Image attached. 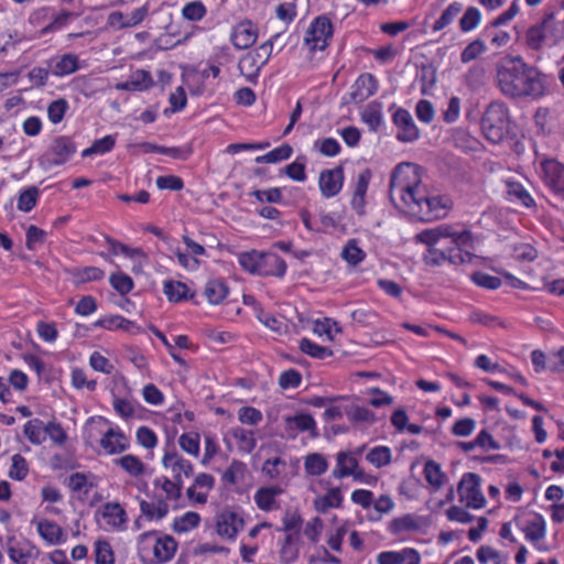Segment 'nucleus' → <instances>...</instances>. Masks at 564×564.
Here are the masks:
<instances>
[{
  "mask_svg": "<svg viewBox=\"0 0 564 564\" xmlns=\"http://www.w3.org/2000/svg\"><path fill=\"white\" fill-rule=\"evenodd\" d=\"M282 492L283 490L279 486L260 487L256 491L253 499L260 510L269 512L279 508L276 497L282 495Z\"/></svg>",
  "mask_w": 564,
  "mask_h": 564,
  "instance_id": "34",
  "label": "nucleus"
},
{
  "mask_svg": "<svg viewBox=\"0 0 564 564\" xmlns=\"http://www.w3.org/2000/svg\"><path fill=\"white\" fill-rule=\"evenodd\" d=\"M96 486L94 482V476L84 473H73L67 479L68 489L77 494L78 497L86 498L90 490Z\"/></svg>",
  "mask_w": 564,
  "mask_h": 564,
  "instance_id": "37",
  "label": "nucleus"
},
{
  "mask_svg": "<svg viewBox=\"0 0 564 564\" xmlns=\"http://www.w3.org/2000/svg\"><path fill=\"white\" fill-rule=\"evenodd\" d=\"M163 293L172 303H180L194 297L195 293L188 285L181 281L166 280L163 283Z\"/></svg>",
  "mask_w": 564,
  "mask_h": 564,
  "instance_id": "35",
  "label": "nucleus"
},
{
  "mask_svg": "<svg viewBox=\"0 0 564 564\" xmlns=\"http://www.w3.org/2000/svg\"><path fill=\"white\" fill-rule=\"evenodd\" d=\"M25 437L34 445H40L44 441L45 425L42 420L33 419L23 426Z\"/></svg>",
  "mask_w": 564,
  "mask_h": 564,
  "instance_id": "61",
  "label": "nucleus"
},
{
  "mask_svg": "<svg viewBox=\"0 0 564 564\" xmlns=\"http://www.w3.org/2000/svg\"><path fill=\"white\" fill-rule=\"evenodd\" d=\"M87 443L98 440L105 454L118 455L130 448V438L120 426L104 416H91L84 426Z\"/></svg>",
  "mask_w": 564,
  "mask_h": 564,
  "instance_id": "4",
  "label": "nucleus"
},
{
  "mask_svg": "<svg viewBox=\"0 0 564 564\" xmlns=\"http://www.w3.org/2000/svg\"><path fill=\"white\" fill-rule=\"evenodd\" d=\"M123 257L131 260V272L134 274L142 273L149 262V256L141 247L129 246Z\"/></svg>",
  "mask_w": 564,
  "mask_h": 564,
  "instance_id": "59",
  "label": "nucleus"
},
{
  "mask_svg": "<svg viewBox=\"0 0 564 564\" xmlns=\"http://www.w3.org/2000/svg\"><path fill=\"white\" fill-rule=\"evenodd\" d=\"M41 197V191L37 186L32 185L23 187L18 193L17 208L23 213H30L33 210Z\"/></svg>",
  "mask_w": 564,
  "mask_h": 564,
  "instance_id": "42",
  "label": "nucleus"
},
{
  "mask_svg": "<svg viewBox=\"0 0 564 564\" xmlns=\"http://www.w3.org/2000/svg\"><path fill=\"white\" fill-rule=\"evenodd\" d=\"M366 459L369 464L376 468H382L388 466L392 460V453L390 447L378 445L372 447L366 455Z\"/></svg>",
  "mask_w": 564,
  "mask_h": 564,
  "instance_id": "55",
  "label": "nucleus"
},
{
  "mask_svg": "<svg viewBox=\"0 0 564 564\" xmlns=\"http://www.w3.org/2000/svg\"><path fill=\"white\" fill-rule=\"evenodd\" d=\"M377 564H421V554L414 547H403L399 551H383L377 557Z\"/></svg>",
  "mask_w": 564,
  "mask_h": 564,
  "instance_id": "25",
  "label": "nucleus"
},
{
  "mask_svg": "<svg viewBox=\"0 0 564 564\" xmlns=\"http://www.w3.org/2000/svg\"><path fill=\"white\" fill-rule=\"evenodd\" d=\"M468 321L475 325H482L488 328H507V322L498 316L490 314L489 312L481 308H474L468 314Z\"/></svg>",
  "mask_w": 564,
  "mask_h": 564,
  "instance_id": "39",
  "label": "nucleus"
},
{
  "mask_svg": "<svg viewBox=\"0 0 564 564\" xmlns=\"http://www.w3.org/2000/svg\"><path fill=\"white\" fill-rule=\"evenodd\" d=\"M37 554L39 550L30 542H15L8 547L10 560L17 564H29Z\"/></svg>",
  "mask_w": 564,
  "mask_h": 564,
  "instance_id": "36",
  "label": "nucleus"
},
{
  "mask_svg": "<svg viewBox=\"0 0 564 564\" xmlns=\"http://www.w3.org/2000/svg\"><path fill=\"white\" fill-rule=\"evenodd\" d=\"M372 172L370 169H364L357 175L356 181L351 185L350 207L358 216L367 214L366 195L369 188Z\"/></svg>",
  "mask_w": 564,
  "mask_h": 564,
  "instance_id": "16",
  "label": "nucleus"
},
{
  "mask_svg": "<svg viewBox=\"0 0 564 564\" xmlns=\"http://www.w3.org/2000/svg\"><path fill=\"white\" fill-rule=\"evenodd\" d=\"M358 460L350 452H338L336 455V465L332 471L335 479H343L352 476L358 479L361 473H357Z\"/></svg>",
  "mask_w": 564,
  "mask_h": 564,
  "instance_id": "28",
  "label": "nucleus"
},
{
  "mask_svg": "<svg viewBox=\"0 0 564 564\" xmlns=\"http://www.w3.org/2000/svg\"><path fill=\"white\" fill-rule=\"evenodd\" d=\"M259 273L257 276L261 278H278L282 279L286 274L288 264L283 258L272 251H260V260L258 264Z\"/></svg>",
  "mask_w": 564,
  "mask_h": 564,
  "instance_id": "20",
  "label": "nucleus"
},
{
  "mask_svg": "<svg viewBox=\"0 0 564 564\" xmlns=\"http://www.w3.org/2000/svg\"><path fill=\"white\" fill-rule=\"evenodd\" d=\"M229 294L227 283L220 279H213L207 281L204 288V295L209 304L219 305Z\"/></svg>",
  "mask_w": 564,
  "mask_h": 564,
  "instance_id": "40",
  "label": "nucleus"
},
{
  "mask_svg": "<svg viewBox=\"0 0 564 564\" xmlns=\"http://www.w3.org/2000/svg\"><path fill=\"white\" fill-rule=\"evenodd\" d=\"M420 529L419 517L414 513H405L401 517H395L387 525V532L400 541H404L405 535L417 532Z\"/></svg>",
  "mask_w": 564,
  "mask_h": 564,
  "instance_id": "24",
  "label": "nucleus"
},
{
  "mask_svg": "<svg viewBox=\"0 0 564 564\" xmlns=\"http://www.w3.org/2000/svg\"><path fill=\"white\" fill-rule=\"evenodd\" d=\"M509 108L501 101H492L486 108L481 118V130L485 138L499 144L509 133Z\"/></svg>",
  "mask_w": 564,
  "mask_h": 564,
  "instance_id": "7",
  "label": "nucleus"
},
{
  "mask_svg": "<svg viewBox=\"0 0 564 564\" xmlns=\"http://www.w3.org/2000/svg\"><path fill=\"white\" fill-rule=\"evenodd\" d=\"M423 475L426 482L431 486L433 492L438 491L447 480V476L443 471L441 464L433 459H429L424 464Z\"/></svg>",
  "mask_w": 564,
  "mask_h": 564,
  "instance_id": "38",
  "label": "nucleus"
},
{
  "mask_svg": "<svg viewBox=\"0 0 564 564\" xmlns=\"http://www.w3.org/2000/svg\"><path fill=\"white\" fill-rule=\"evenodd\" d=\"M115 465L133 478H139L145 474V464L133 454H126L113 460Z\"/></svg>",
  "mask_w": 564,
  "mask_h": 564,
  "instance_id": "41",
  "label": "nucleus"
},
{
  "mask_svg": "<svg viewBox=\"0 0 564 564\" xmlns=\"http://www.w3.org/2000/svg\"><path fill=\"white\" fill-rule=\"evenodd\" d=\"M415 239L427 247L423 261L429 267H441L445 263L462 265L473 259V234L459 225L442 224L433 229H424Z\"/></svg>",
  "mask_w": 564,
  "mask_h": 564,
  "instance_id": "2",
  "label": "nucleus"
},
{
  "mask_svg": "<svg viewBox=\"0 0 564 564\" xmlns=\"http://www.w3.org/2000/svg\"><path fill=\"white\" fill-rule=\"evenodd\" d=\"M304 469L308 476H321L328 469V462L323 454L311 453L305 456Z\"/></svg>",
  "mask_w": 564,
  "mask_h": 564,
  "instance_id": "49",
  "label": "nucleus"
},
{
  "mask_svg": "<svg viewBox=\"0 0 564 564\" xmlns=\"http://www.w3.org/2000/svg\"><path fill=\"white\" fill-rule=\"evenodd\" d=\"M517 527L524 533V538L536 550L544 551V547L539 545V542L545 539L546 535V521L539 512H530L527 517L516 519Z\"/></svg>",
  "mask_w": 564,
  "mask_h": 564,
  "instance_id": "13",
  "label": "nucleus"
},
{
  "mask_svg": "<svg viewBox=\"0 0 564 564\" xmlns=\"http://www.w3.org/2000/svg\"><path fill=\"white\" fill-rule=\"evenodd\" d=\"M96 519L99 527L107 532H124L128 528V513L118 501L104 503L97 510Z\"/></svg>",
  "mask_w": 564,
  "mask_h": 564,
  "instance_id": "10",
  "label": "nucleus"
},
{
  "mask_svg": "<svg viewBox=\"0 0 564 564\" xmlns=\"http://www.w3.org/2000/svg\"><path fill=\"white\" fill-rule=\"evenodd\" d=\"M393 124L399 129L397 139L401 142H413L419 139V129L409 110L399 108L392 116Z\"/></svg>",
  "mask_w": 564,
  "mask_h": 564,
  "instance_id": "23",
  "label": "nucleus"
},
{
  "mask_svg": "<svg viewBox=\"0 0 564 564\" xmlns=\"http://www.w3.org/2000/svg\"><path fill=\"white\" fill-rule=\"evenodd\" d=\"M184 481H180L167 476H159L153 480V492L161 491L162 498L169 503L170 501H178L182 497Z\"/></svg>",
  "mask_w": 564,
  "mask_h": 564,
  "instance_id": "29",
  "label": "nucleus"
},
{
  "mask_svg": "<svg viewBox=\"0 0 564 564\" xmlns=\"http://www.w3.org/2000/svg\"><path fill=\"white\" fill-rule=\"evenodd\" d=\"M207 14V8L200 0L189 1L182 9V17L189 22H199Z\"/></svg>",
  "mask_w": 564,
  "mask_h": 564,
  "instance_id": "63",
  "label": "nucleus"
},
{
  "mask_svg": "<svg viewBox=\"0 0 564 564\" xmlns=\"http://www.w3.org/2000/svg\"><path fill=\"white\" fill-rule=\"evenodd\" d=\"M481 19L482 15L478 8L468 7L459 19V30L463 33H469L479 26Z\"/></svg>",
  "mask_w": 564,
  "mask_h": 564,
  "instance_id": "57",
  "label": "nucleus"
},
{
  "mask_svg": "<svg viewBox=\"0 0 564 564\" xmlns=\"http://www.w3.org/2000/svg\"><path fill=\"white\" fill-rule=\"evenodd\" d=\"M149 500L139 498V507L142 517L148 522L161 521L170 512V506L159 492L148 495Z\"/></svg>",
  "mask_w": 564,
  "mask_h": 564,
  "instance_id": "21",
  "label": "nucleus"
},
{
  "mask_svg": "<svg viewBox=\"0 0 564 564\" xmlns=\"http://www.w3.org/2000/svg\"><path fill=\"white\" fill-rule=\"evenodd\" d=\"M361 120L370 130L378 131V129L383 124L382 105L378 101L367 105L361 112Z\"/></svg>",
  "mask_w": 564,
  "mask_h": 564,
  "instance_id": "44",
  "label": "nucleus"
},
{
  "mask_svg": "<svg viewBox=\"0 0 564 564\" xmlns=\"http://www.w3.org/2000/svg\"><path fill=\"white\" fill-rule=\"evenodd\" d=\"M335 28L326 14L315 17L303 36V44L311 54L325 51L332 43Z\"/></svg>",
  "mask_w": 564,
  "mask_h": 564,
  "instance_id": "8",
  "label": "nucleus"
},
{
  "mask_svg": "<svg viewBox=\"0 0 564 564\" xmlns=\"http://www.w3.org/2000/svg\"><path fill=\"white\" fill-rule=\"evenodd\" d=\"M162 467L171 473L172 478L180 481L194 475V465L177 452L173 444H166L161 458Z\"/></svg>",
  "mask_w": 564,
  "mask_h": 564,
  "instance_id": "12",
  "label": "nucleus"
},
{
  "mask_svg": "<svg viewBox=\"0 0 564 564\" xmlns=\"http://www.w3.org/2000/svg\"><path fill=\"white\" fill-rule=\"evenodd\" d=\"M75 141L68 135H58L54 138L51 144L41 156V165L45 170L62 166L66 164L76 153Z\"/></svg>",
  "mask_w": 564,
  "mask_h": 564,
  "instance_id": "9",
  "label": "nucleus"
},
{
  "mask_svg": "<svg viewBox=\"0 0 564 564\" xmlns=\"http://www.w3.org/2000/svg\"><path fill=\"white\" fill-rule=\"evenodd\" d=\"M345 182L344 167L323 170L318 176V188L324 198H333L340 193Z\"/></svg>",
  "mask_w": 564,
  "mask_h": 564,
  "instance_id": "17",
  "label": "nucleus"
},
{
  "mask_svg": "<svg viewBox=\"0 0 564 564\" xmlns=\"http://www.w3.org/2000/svg\"><path fill=\"white\" fill-rule=\"evenodd\" d=\"M29 463L21 454L11 457V466L8 476L15 481H23L29 475Z\"/></svg>",
  "mask_w": 564,
  "mask_h": 564,
  "instance_id": "62",
  "label": "nucleus"
},
{
  "mask_svg": "<svg viewBox=\"0 0 564 564\" xmlns=\"http://www.w3.org/2000/svg\"><path fill=\"white\" fill-rule=\"evenodd\" d=\"M95 564H116L115 551L109 541L98 539L94 543Z\"/></svg>",
  "mask_w": 564,
  "mask_h": 564,
  "instance_id": "50",
  "label": "nucleus"
},
{
  "mask_svg": "<svg viewBox=\"0 0 564 564\" xmlns=\"http://www.w3.org/2000/svg\"><path fill=\"white\" fill-rule=\"evenodd\" d=\"M293 154V149L290 144L283 143L280 147L274 148L263 155H259L254 159L257 163L274 164L281 161L289 160Z\"/></svg>",
  "mask_w": 564,
  "mask_h": 564,
  "instance_id": "52",
  "label": "nucleus"
},
{
  "mask_svg": "<svg viewBox=\"0 0 564 564\" xmlns=\"http://www.w3.org/2000/svg\"><path fill=\"white\" fill-rule=\"evenodd\" d=\"M506 198L527 208L535 206V200L522 183L513 178L506 181Z\"/></svg>",
  "mask_w": 564,
  "mask_h": 564,
  "instance_id": "30",
  "label": "nucleus"
},
{
  "mask_svg": "<svg viewBox=\"0 0 564 564\" xmlns=\"http://www.w3.org/2000/svg\"><path fill=\"white\" fill-rule=\"evenodd\" d=\"M232 436L242 454H250L257 447V440L252 431L237 427L232 431Z\"/></svg>",
  "mask_w": 564,
  "mask_h": 564,
  "instance_id": "54",
  "label": "nucleus"
},
{
  "mask_svg": "<svg viewBox=\"0 0 564 564\" xmlns=\"http://www.w3.org/2000/svg\"><path fill=\"white\" fill-rule=\"evenodd\" d=\"M109 283L120 295L129 294L134 288L132 278L121 271L111 273L109 276Z\"/></svg>",
  "mask_w": 564,
  "mask_h": 564,
  "instance_id": "60",
  "label": "nucleus"
},
{
  "mask_svg": "<svg viewBox=\"0 0 564 564\" xmlns=\"http://www.w3.org/2000/svg\"><path fill=\"white\" fill-rule=\"evenodd\" d=\"M31 523L36 527L39 535L48 545L63 543V529L56 522L35 516L32 518Z\"/></svg>",
  "mask_w": 564,
  "mask_h": 564,
  "instance_id": "26",
  "label": "nucleus"
},
{
  "mask_svg": "<svg viewBox=\"0 0 564 564\" xmlns=\"http://www.w3.org/2000/svg\"><path fill=\"white\" fill-rule=\"evenodd\" d=\"M215 484L216 480L213 475L198 473L195 475L192 485L186 489V497L193 503L206 505Z\"/></svg>",
  "mask_w": 564,
  "mask_h": 564,
  "instance_id": "19",
  "label": "nucleus"
},
{
  "mask_svg": "<svg viewBox=\"0 0 564 564\" xmlns=\"http://www.w3.org/2000/svg\"><path fill=\"white\" fill-rule=\"evenodd\" d=\"M258 39V25L251 20L245 19L231 28L229 40L235 48L247 50Z\"/></svg>",
  "mask_w": 564,
  "mask_h": 564,
  "instance_id": "18",
  "label": "nucleus"
},
{
  "mask_svg": "<svg viewBox=\"0 0 564 564\" xmlns=\"http://www.w3.org/2000/svg\"><path fill=\"white\" fill-rule=\"evenodd\" d=\"M285 423L290 430H296L299 432H310L313 436H316L317 425L314 417L307 413H299L294 416H288Z\"/></svg>",
  "mask_w": 564,
  "mask_h": 564,
  "instance_id": "43",
  "label": "nucleus"
},
{
  "mask_svg": "<svg viewBox=\"0 0 564 564\" xmlns=\"http://www.w3.org/2000/svg\"><path fill=\"white\" fill-rule=\"evenodd\" d=\"M178 445L188 455H192L194 457H198L200 452V436L198 433L195 432H188L183 433L178 437Z\"/></svg>",
  "mask_w": 564,
  "mask_h": 564,
  "instance_id": "64",
  "label": "nucleus"
},
{
  "mask_svg": "<svg viewBox=\"0 0 564 564\" xmlns=\"http://www.w3.org/2000/svg\"><path fill=\"white\" fill-rule=\"evenodd\" d=\"M281 33L272 34L267 41L258 47L247 52L241 56L238 63L240 74L250 84L257 85L261 69L268 64L273 53L274 42Z\"/></svg>",
  "mask_w": 564,
  "mask_h": 564,
  "instance_id": "6",
  "label": "nucleus"
},
{
  "mask_svg": "<svg viewBox=\"0 0 564 564\" xmlns=\"http://www.w3.org/2000/svg\"><path fill=\"white\" fill-rule=\"evenodd\" d=\"M177 546L178 544L172 535L163 534L156 536L152 546L153 558L151 563L162 564L171 561L177 551Z\"/></svg>",
  "mask_w": 564,
  "mask_h": 564,
  "instance_id": "27",
  "label": "nucleus"
},
{
  "mask_svg": "<svg viewBox=\"0 0 564 564\" xmlns=\"http://www.w3.org/2000/svg\"><path fill=\"white\" fill-rule=\"evenodd\" d=\"M48 67L53 76L65 77L79 68V58L76 54L66 53L62 56L51 58Z\"/></svg>",
  "mask_w": 564,
  "mask_h": 564,
  "instance_id": "31",
  "label": "nucleus"
},
{
  "mask_svg": "<svg viewBox=\"0 0 564 564\" xmlns=\"http://www.w3.org/2000/svg\"><path fill=\"white\" fill-rule=\"evenodd\" d=\"M464 7L458 1L452 2L440 15V18L433 23L432 31L440 32L451 25L454 20L462 13Z\"/></svg>",
  "mask_w": 564,
  "mask_h": 564,
  "instance_id": "48",
  "label": "nucleus"
},
{
  "mask_svg": "<svg viewBox=\"0 0 564 564\" xmlns=\"http://www.w3.org/2000/svg\"><path fill=\"white\" fill-rule=\"evenodd\" d=\"M554 14L545 13L539 21L529 25L522 34H518L520 47L531 57L541 58L547 48L558 43L554 34Z\"/></svg>",
  "mask_w": 564,
  "mask_h": 564,
  "instance_id": "5",
  "label": "nucleus"
},
{
  "mask_svg": "<svg viewBox=\"0 0 564 564\" xmlns=\"http://www.w3.org/2000/svg\"><path fill=\"white\" fill-rule=\"evenodd\" d=\"M480 476L475 473H465L457 486L459 501L467 508L481 509L486 498L481 492Z\"/></svg>",
  "mask_w": 564,
  "mask_h": 564,
  "instance_id": "11",
  "label": "nucleus"
},
{
  "mask_svg": "<svg viewBox=\"0 0 564 564\" xmlns=\"http://www.w3.org/2000/svg\"><path fill=\"white\" fill-rule=\"evenodd\" d=\"M154 86V80L150 72L144 69H138L130 78L117 87L121 90L127 91H147Z\"/></svg>",
  "mask_w": 564,
  "mask_h": 564,
  "instance_id": "33",
  "label": "nucleus"
},
{
  "mask_svg": "<svg viewBox=\"0 0 564 564\" xmlns=\"http://www.w3.org/2000/svg\"><path fill=\"white\" fill-rule=\"evenodd\" d=\"M544 184L557 196L564 197V164L555 159L540 162Z\"/></svg>",
  "mask_w": 564,
  "mask_h": 564,
  "instance_id": "15",
  "label": "nucleus"
},
{
  "mask_svg": "<svg viewBox=\"0 0 564 564\" xmlns=\"http://www.w3.org/2000/svg\"><path fill=\"white\" fill-rule=\"evenodd\" d=\"M288 468V463L280 456L268 458L264 460L262 465V474L267 476L271 480L282 479L285 470Z\"/></svg>",
  "mask_w": 564,
  "mask_h": 564,
  "instance_id": "51",
  "label": "nucleus"
},
{
  "mask_svg": "<svg viewBox=\"0 0 564 564\" xmlns=\"http://www.w3.org/2000/svg\"><path fill=\"white\" fill-rule=\"evenodd\" d=\"M260 260V250L251 249L248 251H242L237 254V261L240 268L251 274L256 275L259 273L258 264Z\"/></svg>",
  "mask_w": 564,
  "mask_h": 564,
  "instance_id": "56",
  "label": "nucleus"
},
{
  "mask_svg": "<svg viewBox=\"0 0 564 564\" xmlns=\"http://www.w3.org/2000/svg\"><path fill=\"white\" fill-rule=\"evenodd\" d=\"M344 496L339 487L329 488L324 495L317 496L314 501V509L318 513H326L329 509L343 507Z\"/></svg>",
  "mask_w": 564,
  "mask_h": 564,
  "instance_id": "32",
  "label": "nucleus"
},
{
  "mask_svg": "<svg viewBox=\"0 0 564 564\" xmlns=\"http://www.w3.org/2000/svg\"><path fill=\"white\" fill-rule=\"evenodd\" d=\"M486 70L482 65L475 64L468 68L464 75V84L466 87L476 91L485 84Z\"/></svg>",
  "mask_w": 564,
  "mask_h": 564,
  "instance_id": "58",
  "label": "nucleus"
},
{
  "mask_svg": "<svg viewBox=\"0 0 564 564\" xmlns=\"http://www.w3.org/2000/svg\"><path fill=\"white\" fill-rule=\"evenodd\" d=\"M243 527L245 519L237 511L225 509L216 516V532L223 539L235 541Z\"/></svg>",
  "mask_w": 564,
  "mask_h": 564,
  "instance_id": "14",
  "label": "nucleus"
},
{
  "mask_svg": "<svg viewBox=\"0 0 564 564\" xmlns=\"http://www.w3.org/2000/svg\"><path fill=\"white\" fill-rule=\"evenodd\" d=\"M299 349L310 356L311 358L324 360L334 355L333 350L328 347L321 346L310 338L303 337L299 341Z\"/></svg>",
  "mask_w": 564,
  "mask_h": 564,
  "instance_id": "47",
  "label": "nucleus"
},
{
  "mask_svg": "<svg viewBox=\"0 0 564 564\" xmlns=\"http://www.w3.org/2000/svg\"><path fill=\"white\" fill-rule=\"evenodd\" d=\"M200 516L195 511H186L182 516L175 517L172 523V529L174 532L187 533L196 528H198L200 523Z\"/></svg>",
  "mask_w": 564,
  "mask_h": 564,
  "instance_id": "45",
  "label": "nucleus"
},
{
  "mask_svg": "<svg viewBox=\"0 0 564 564\" xmlns=\"http://www.w3.org/2000/svg\"><path fill=\"white\" fill-rule=\"evenodd\" d=\"M391 202L398 200L406 213L422 223L444 218L453 207L448 195H430L422 182V169L411 162L399 163L392 171L389 184Z\"/></svg>",
  "mask_w": 564,
  "mask_h": 564,
  "instance_id": "1",
  "label": "nucleus"
},
{
  "mask_svg": "<svg viewBox=\"0 0 564 564\" xmlns=\"http://www.w3.org/2000/svg\"><path fill=\"white\" fill-rule=\"evenodd\" d=\"M497 83L505 96L538 99L545 95L546 78L520 55H508L497 67Z\"/></svg>",
  "mask_w": 564,
  "mask_h": 564,
  "instance_id": "3",
  "label": "nucleus"
},
{
  "mask_svg": "<svg viewBox=\"0 0 564 564\" xmlns=\"http://www.w3.org/2000/svg\"><path fill=\"white\" fill-rule=\"evenodd\" d=\"M247 465L238 459H234L221 475V481L226 486H236L243 480L247 474Z\"/></svg>",
  "mask_w": 564,
  "mask_h": 564,
  "instance_id": "46",
  "label": "nucleus"
},
{
  "mask_svg": "<svg viewBox=\"0 0 564 564\" xmlns=\"http://www.w3.org/2000/svg\"><path fill=\"white\" fill-rule=\"evenodd\" d=\"M379 82L371 73L360 74L351 85L350 99L355 104H361L377 94Z\"/></svg>",
  "mask_w": 564,
  "mask_h": 564,
  "instance_id": "22",
  "label": "nucleus"
},
{
  "mask_svg": "<svg viewBox=\"0 0 564 564\" xmlns=\"http://www.w3.org/2000/svg\"><path fill=\"white\" fill-rule=\"evenodd\" d=\"M340 256L351 267L360 264L366 259V252L358 246L356 239H349L346 242Z\"/></svg>",
  "mask_w": 564,
  "mask_h": 564,
  "instance_id": "53",
  "label": "nucleus"
}]
</instances>
